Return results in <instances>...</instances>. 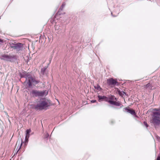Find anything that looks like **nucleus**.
I'll list each match as a JSON object with an SVG mask.
<instances>
[{
  "instance_id": "nucleus-27",
  "label": "nucleus",
  "mask_w": 160,
  "mask_h": 160,
  "mask_svg": "<svg viewBox=\"0 0 160 160\" xmlns=\"http://www.w3.org/2000/svg\"><path fill=\"white\" fill-rule=\"evenodd\" d=\"M115 99L116 100V98H115Z\"/></svg>"
},
{
  "instance_id": "nucleus-15",
  "label": "nucleus",
  "mask_w": 160,
  "mask_h": 160,
  "mask_svg": "<svg viewBox=\"0 0 160 160\" xmlns=\"http://www.w3.org/2000/svg\"><path fill=\"white\" fill-rule=\"evenodd\" d=\"M31 130L30 129H27L26 130V135L25 138V140L26 142L28 141V139L29 137V133L31 132Z\"/></svg>"
},
{
  "instance_id": "nucleus-14",
  "label": "nucleus",
  "mask_w": 160,
  "mask_h": 160,
  "mask_svg": "<svg viewBox=\"0 0 160 160\" xmlns=\"http://www.w3.org/2000/svg\"><path fill=\"white\" fill-rule=\"evenodd\" d=\"M124 109L127 112L130 113L132 115H136V112L134 110L129 109L128 108H126Z\"/></svg>"
},
{
  "instance_id": "nucleus-7",
  "label": "nucleus",
  "mask_w": 160,
  "mask_h": 160,
  "mask_svg": "<svg viewBox=\"0 0 160 160\" xmlns=\"http://www.w3.org/2000/svg\"><path fill=\"white\" fill-rule=\"evenodd\" d=\"M107 82L109 85H115L118 83V82L113 78H110L107 80Z\"/></svg>"
},
{
  "instance_id": "nucleus-6",
  "label": "nucleus",
  "mask_w": 160,
  "mask_h": 160,
  "mask_svg": "<svg viewBox=\"0 0 160 160\" xmlns=\"http://www.w3.org/2000/svg\"><path fill=\"white\" fill-rule=\"evenodd\" d=\"M23 44L22 43H17L15 44L13 48L18 51L22 50L23 49Z\"/></svg>"
},
{
  "instance_id": "nucleus-22",
  "label": "nucleus",
  "mask_w": 160,
  "mask_h": 160,
  "mask_svg": "<svg viewBox=\"0 0 160 160\" xmlns=\"http://www.w3.org/2000/svg\"><path fill=\"white\" fill-rule=\"evenodd\" d=\"M157 160H160V156H158L157 159Z\"/></svg>"
},
{
  "instance_id": "nucleus-20",
  "label": "nucleus",
  "mask_w": 160,
  "mask_h": 160,
  "mask_svg": "<svg viewBox=\"0 0 160 160\" xmlns=\"http://www.w3.org/2000/svg\"><path fill=\"white\" fill-rule=\"evenodd\" d=\"M49 135L47 133L45 136V138H48L49 137Z\"/></svg>"
},
{
  "instance_id": "nucleus-8",
  "label": "nucleus",
  "mask_w": 160,
  "mask_h": 160,
  "mask_svg": "<svg viewBox=\"0 0 160 160\" xmlns=\"http://www.w3.org/2000/svg\"><path fill=\"white\" fill-rule=\"evenodd\" d=\"M108 102L110 104L116 106H121V107H122L123 106V105L120 102H116L112 100H109L108 101Z\"/></svg>"
},
{
  "instance_id": "nucleus-16",
  "label": "nucleus",
  "mask_w": 160,
  "mask_h": 160,
  "mask_svg": "<svg viewBox=\"0 0 160 160\" xmlns=\"http://www.w3.org/2000/svg\"><path fill=\"white\" fill-rule=\"evenodd\" d=\"M117 92L119 95L122 97L123 96L124 94H126V93L122 91H121L120 90L118 89L117 90Z\"/></svg>"
},
{
  "instance_id": "nucleus-17",
  "label": "nucleus",
  "mask_w": 160,
  "mask_h": 160,
  "mask_svg": "<svg viewBox=\"0 0 160 160\" xmlns=\"http://www.w3.org/2000/svg\"><path fill=\"white\" fill-rule=\"evenodd\" d=\"M94 88L100 91L101 89V88H100V87L98 85H97L96 86H94Z\"/></svg>"
},
{
  "instance_id": "nucleus-19",
  "label": "nucleus",
  "mask_w": 160,
  "mask_h": 160,
  "mask_svg": "<svg viewBox=\"0 0 160 160\" xmlns=\"http://www.w3.org/2000/svg\"><path fill=\"white\" fill-rule=\"evenodd\" d=\"M144 124L146 126V127L147 128L148 127V125L147 123L146 122H143Z\"/></svg>"
},
{
  "instance_id": "nucleus-18",
  "label": "nucleus",
  "mask_w": 160,
  "mask_h": 160,
  "mask_svg": "<svg viewBox=\"0 0 160 160\" xmlns=\"http://www.w3.org/2000/svg\"><path fill=\"white\" fill-rule=\"evenodd\" d=\"M60 26L59 25H56L55 26V30H58L59 29Z\"/></svg>"
},
{
  "instance_id": "nucleus-4",
  "label": "nucleus",
  "mask_w": 160,
  "mask_h": 160,
  "mask_svg": "<svg viewBox=\"0 0 160 160\" xmlns=\"http://www.w3.org/2000/svg\"><path fill=\"white\" fill-rule=\"evenodd\" d=\"M48 93V92L46 90L41 91L33 89L30 92V95L33 97H43L47 95Z\"/></svg>"
},
{
  "instance_id": "nucleus-10",
  "label": "nucleus",
  "mask_w": 160,
  "mask_h": 160,
  "mask_svg": "<svg viewBox=\"0 0 160 160\" xmlns=\"http://www.w3.org/2000/svg\"><path fill=\"white\" fill-rule=\"evenodd\" d=\"M98 101L99 102L101 101L102 100H104L108 102L109 101L108 100L109 98L105 96H101L100 95H98Z\"/></svg>"
},
{
  "instance_id": "nucleus-24",
  "label": "nucleus",
  "mask_w": 160,
  "mask_h": 160,
  "mask_svg": "<svg viewBox=\"0 0 160 160\" xmlns=\"http://www.w3.org/2000/svg\"><path fill=\"white\" fill-rule=\"evenodd\" d=\"M5 113L6 114V115H7L8 116V113H7V112H5Z\"/></svg>"
},
{
  "instance_id": "nucleus-9",
  "label": "nucleus",
  "mask_w": 160,
  "mask_h": 160,
  "mask_svg": "<svg viewBox=\"0 0 160 160\" xmlns=\"http://www.w3.org/2000/svg\"><path fill=\"white\" fill-rule=\"evenodd\" d=\"M66 5V4L64 2L63 3L61 6V7L58 12V14L60 15H62V14H65V12H61L63 10V8H64V7H65V6Z\"/></svg>"
},
{
  "instance_id": "nucleus-3",
  "label": "nucleus",
  "mask_w": 160,
  "mask_h": 160,
  "mask_svg": "<svg viewBox=\"0 0 160 160\" xmlns=\"http://www.w3.org/2000/svg\"><path fill=\"white\" fill-rule=\"evenodd\" d=\"M154 111H156L153 113L152 122L155 126L159 125L160 124V109L155 108Z\"/></svg>"
},
{
  "instance_id": "nucleus-1",
  "label": "nucleus",
  "mask_w": 160,
  "mask_h": 160,
  "mask_svg": "<svg viewBox=\"0 0 160 160\" xmlns=\"http://www.w3.org/2000/svg\"><path fill=\"white\" fill-rule=\"evenodd\" d=\"M24 77L26 78V80L24 82V84L26 88L31 87L32 83L37 84L40 82L39 81L36 80L35 78L28 73H27L25 74Z\"/></svg>"
},
{
  "instance_id": "nucleus-5",
  "label": "nucleus",
  "mask_w": 160,
  "mask_h": 160,
  "mask_svg": "<svg viewBox=\"0 0 160 160\" xmlns=\"http://www.w3.org/2000/svg\"><path fill=\"white\" fill-rule=\"evenodd\" d=\"M17 56L15 55H8L6 54H2L0 56V59L5 61L12 62L14 59H17Z\"/></svg>"
},
{
  "instance_id": "nucleus-23",
  "label": "nucleus",
  "mask_w": 160,
  "mask_h": 160,
  "mask_svg": "<svg viewBox=\"0 0 160 160\" xmlns=\"http://www.w3.org/2000/svg\"><path fill=\"white\" fill-rule=\"evenodd\" d=\"M3 42V40L0 38V44Z\"/></svg>"
},
{
  "instance_id": "nucleus-11",
  "label": "nucleus",
  "mask_w": 160,
  "mask_h": 160,
  "mask_svg": "<svg viewBox=\"0 0 160 160\" xmlns=\"http://www.w3.org/2000/svg\"><path fill=\"white\" fill-rule=\"evenodd\" d=\"M47 70V67H45L43 68H42L41 69V72L40 73V75L41 76L46 74Z\"/></svg>"
},
{
  "instance_id": "nucleus-2",
  "label": "nucleus",
  "mask_w": 160,
  "mask_h": 160,
  "mask_svg": "<svg viewBox=\"0 0 160 160\" xmlns=\"http://www.w3.org/2000/svg\"><path fill=\"white\" fill-rule=\"evenodd\" d=\"M51 105L50 101L46 99H42L39 101L37 104L35 106V109L42 110Z\"/></svg>"
},
{
  "instance_id": "nucleus-26",
  "label": "nucleus",
  "mask_w": 160,
  "mask_h": 160,
  "mask_svg": "<svg viewBox=\"0 0 160 160\" xmlns=\"http://www.w3.org/2000/svg\"><path fill=\"white\" fill-rule=\"evenodd\" d=\"M50 62H49V63H51V60H52V59H50Z\"/></svg>"
},
{
  "instance_id": "nucleus-13",
  "label": "nucleus",
  "mask_w": 160,
  "mask_h": 160,
  "mask_svg": "<svg viewBox=\"0 0 160 160\" xmlns=\"http://www.w3.org/2000/svg\"><path fill=\"white\" fill-rule=\"evenodd\" d=\"M143 87L144 88H148L151 90L154 89H155V87L152 86L150 83L144 85Z\"/></svg>"
},
{
  "instance_id": "nucleus-12",
  "label": "nucleus",
  "mask_w": 160,
  "mask_h": 160,
  "mask_svg": "<svg viewBox=\"0 0 160 160\" xmlns=\"http://www.w3.org/2000/svg\"><path fill=\"white\" fill-rule=\"evenodd\" d=\"M21 142V143L20 144V146L19 147L18 146L17 147V148L16 149V151H17L16 152V154L19 151V150L20 149V148H21V146H22V140L21 138H20V139H18V141L17 142V143H20V142Z\"/></svg>"
},
{
  "instance_id": "nucleus-25",
  "label": "nucleus",
  "mask_w": 160,
  "mask_h": 160,
  "mask_svg": "<svg viewBox=\"0 0 160 160\" xmlns=\"http://www.w3.org/2000/svg\"><path fill=\"white\" fill-rule=\"evenodd\" d=\"M113 97H112L111 98H110V99H113V98H112Z\"/></svg>"
},
{
  "instance_id": "nucleus-21",
  "label": "nucleus",
  "mask_w": 160,
  "mask_h": 160,
  "mask_svg": "<svg viewBox=\"0 0 160 160\" xmlns=\"http://www.w3.org/2000/svg\"><path fill=\"white\" fill-rule=\"evenodd\" d=\"M96 102V100H92L91 101V102H92V103H94Z\"/></svg>"
}]
</instances>
